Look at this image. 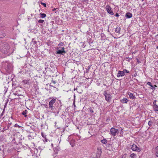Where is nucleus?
Masks as SVG:
<instances>
[{"label":"nucleus","instance_id":"obj_37","mask_svg":"<svg viewBox=\"0 0 158 158\" xmlns=\"http://www.w3.org/2000/svg\"><path fill=\"white\" fill-rule=\"evenodd\" d=\"M12 141L14 143V142L16 141V135H15V137L12 139Z\"/></svg>","mask_w":158,"mask_h":158},{"label":"nucleus","instance_id":"obj_23","mask_svg":"<svg viewBox=\"0 0 158 158\" xmlns=\"http://www.w3.org/2000/svg\"><path fill=\"white\" fill-rule=\"evenodd\" d=\"M130 156L132 158H136V155L135 154L132 153L131 154Z\"/></svg>","mask_w":158,"mask_h":158},{"label":"nucleus","instance_id":"obj_61","mask_svg":"<svg viewBox=\"0 0 158 158\" xmlns=\"http://www.w3.org/2000/svg\"><path fill=\"white\" fill-rule=\"evenodd\" d=\"M43 126V124H42V125H41V126L42 127Z\"/></svg>","mask_w":158,"mask_h":158},{"label":"nucleus","instance_id":"obj_24","mask_svg":"<svg viewBox=\"0 0 158 158\" xmlns=\"http://www.w3.org/2000/svg\"><path fill=\"white\" fill-rule=\"evenodd\" d=\"M40 15L41 16V18H44L46 16V14H45L44 13H40Z\"/></svg>","mask_w":158,"mask_h":158},{"label":"nucleus","instance_id":"obj_14","mask_svg":"<svg viewBox=\"0 0 158 158\" xmlns=\"http://www.w3.org/2000/svg\"><path fill=\"white\" fill-rule=\"evenodd\" d=\"M132 14L129 12H127L125 14V17L127 19H130L132 17Z\"/></svg>","mask_w":158,"mask_h":158},{"label":"nucleus","instance_id":"obj_27","mask_svg":"<svg viewBox=\"0 0 158 158\" xmlns=\"http://www.w3.org/2000/svg\"><path fill=\"white\" fill-rule=\"evenodd\" d=\"M37 43V42L36 41L34 40V39H32V41L31 42V44H33L34 45H35Z\"/></svg>","mask_w":158,"mask_h":158},{"label":"nucleus","instance_id":"obj_44","mask_svg":"<svg viewBox=\"0 0 158 158\" xmlns=\"http://www.w3.org/2000/svg\"><path fill=\"white\" fill-rule=\"evenodd\" d=\"M137 63H138V64H139L140 63V61L138 59H137Z\"/></svg>","mask_w":158,"mask_h":158},{"label":"nucleus","instance_id":"obj_31","mask_svg":"<svg viewBox=\"0 0 158 158\" xmlns=\"http://www.w3.org/2000/svg\"><path fill=\"white\" fill-rule=\"evenodd\" d=\"M64 45V43L63 42H60V43L58 45V46L59 47V48H60L61 46H62Z\"/></svg>","mask_w":158,"mask_h":158},{"label":"nucleus","instance_id":"obj_16","mask_svg":"<svg viewBox=\"0 0 158 158\" xmlns=\"http://www.w3.org/2000/svg\"><path fill=\"white\" fill-rule=\"evenodd\" d=\"M128 95H129L130 98L132 99L135 98L133 94L131 93H128Z\"/></svg>","mask_w":158,"mask_h":158},{"label":"nucleus","instance_id":"obj_28","mask_svg":"<svg viewBox=\"0 0 158 158\" xmlns=\"http://www.w3.org/2000/svg\"><path fill=\"white\" fill-rule=\"evenodd\" d=\"M27 110H25L23 111L22 113V114L24 115L25 117H27V115H26L27 114Z\"/></svg>","mask_w":158,"mask_h":158},{"label":"nucleus","instance_id":"obj_57","mask_svg":"<svg viewBox=\"0 0 158 158\" xmlns=\"http://www.w3.org/2000/svg\"><path fill=\"white\" fill-rule=\"evenodd\" d=\"M77 88H76V89H74V90H77Z\"/></svg>","mask_w":158,"mask_h":158},{"label":"nucleus","instance_id":"obj_40","mask_svg":"<svg viewBox=\"0 0 158 158\" xmlns=\"http://www.w3.org/2000/svg\"><path fill=\"white\" fill-rule=\"evenodd\" d=\"M44 139L43 140H44V141H45V142H47V141H47L48 139H47L46 138V137H44Z\"/></svg>","mask_w":158,"mask_h":158},{"label":"nucleus","instance_id":"obj_48","mask_svg":"<svg viewBox=\"0 0 158 158\" xmlns=\"http://www.w3.org/2000/svg\"><path fill=\"white\" fill-rule=\"evenodd\" d=\"M137 75V74L136 73H135V74L134 75H133V76L134 77H135Z\"/></svg>","mask_w":158,"mask_h":158},{"label":"nucleus","instance_id":"obj_45","mask_svg":"<svg viewBox=\"0 0 158 158\" xmlns=\"http://www.w3.org/2000/svg\"><path fill=\"white\" fill-rule=\"evenodd\" d=\"M115 16L118 17L119 16V15L118 13H116L115 15Z\"/></svg>","mask_w":158,"mask_h":158},{"label":"nucleus","instance_id":"obj_15","mask_svg":"<svg viewBox=\"0 0 158 158\" xmlns=\"http://www.w3.org/2000/svg\"><path fill=\"white\" fill-rule=\"evenodd\" d=\"M27 127H28V129L26 130V131H27V132H29L30 133H32V132H31L30 131V130H29L28 129L29 128H30L32 130H34L35 128H34V126L31 127V126H29V125H27Z\"/></svg>","mask_w":158,"mask_h":158},{"label":"nucleus","instance_id":"obj_34","mask_svg":"<svg viewBox=\"0 0 158 158\" xmlns=\"http://www.w3.org/2000/svg\"><path fill=\"white\" fill-rule=\"evenodd\" d=\"M44 21V20L42 19H40L38 20V22L39 23H43Z\"/></svg>","mask_w":158,"mask_h":158},{"label":"nucleus","instance_id":"obj_64","mask_svg":"<svg viewBox=\"0 0 158 158\" xmlns=\"http://www.w3.org/2000/svg\"><path fill=\"white\" fill-rule=\"evenodd\" d=\"M43 73H44L45 74H46V73H44V72H43Z\"/></svg>","mask_w":158,"mask_h":158},{"label":"nucleus","instance_id":"obj_56","mask_svg":"<svg viewBox=\"0 0 158 158\" xmlns=\"http://www.w3.org/2000/svg\"><path fill=\"white\" fill-rule=\"evenodd\" d=\"M73 104H74V106H75V102H73Z\"/></svg>","mask_w":158,"mask_h":158},{"label":"nucleus","instance_id":"obj_12","mask_svg":"<svg viewBox=\"0 0 158 158\" xmlns=\"http://www.w3.org/2000/svg\"><path fill=\"white\" fill-rule=\"evenodd\" d=\"M8 89V87L7 86H5L4 85L2 86V88L1 89V91L3 92L4 94H6L7 92Z\"/></svg>","mask_w":158,"mask_h":158},{"label":"nucleus","instance_id":"obj_58","mask_svg":"<svg viewBox=\"0 0 158 158\" xmlns=\"http://www.w3.org/2000/svg\"><path fill=\"white\" fill-rule=\"evenodd\" d=\"M129 60L128 61H129V60H130H130H131V58H129Z\"/></svg>","mask_w":158,"mask_h":158},{"label":"nucleus","instance_id":"obj_39","mask_svg":"<svg viewBox=\"0 0 158 158\" xmlns=\"http://www.w3.org/2000/svg\"><path fill=\"white\" fill-rule=\"evenodd\" d=\"M15 127H18L19 128H20L21 127L19 125L17 124H15Z\"/></svg>","mask_w":158,"mask_h":158},{"label":"nucleus","instance_id":"obj_51","mask_svg":"<svg viewBox=\"0 0 158 158\" xmlns=\"http://www.w3.org/2000/svg\"><path fill=\"white\" fill-rule=\"evenodd\" d=\"M56 9H57V8H54L52 10V11H55V10Z\"/></svg>","mask_w":158,"mask_h":158},{"label":"nucleus","instance_id":"obj_17","mask_svg":"<svg viewBox=\"0 0 158 158\" xmlns=\"http://www.w3.org/2000/svg\"><path fill=\"white\" fill-rule=\"evenodd\" d=\"M22 82L23 83H24L25 84H27L29 85L31 84V82L29 81V80H24Z\"/></svg>","mask_w":158,"mask_h":158},{"label":"nucleus","instance_id":"obj_60","mask_svg":"<svg viewBox=\"0 0 158 158\" xmlns=\"http://www.w3.org/2000/svg\"><path fill=\"white\" fill-rule=\"evenodd\" d=\"M136 81H138V80L136 79H134Z\"/></svg>","mask_w":158,"mask_h":158},{"label":"nucleus","instance_id":"obj_10","mask_svg":"<svg viewBox=\"0 0 158 158\" xmlns=\"http://www.w3.org/2000/svg\"><path fill=\"white\" fill-rule=\"evenodd\" d=\"M131 149L133 151H136L138 152H139L141 151V149L137 147V145L135 144H133L131 146Z\"/></svg>","mask_w":158,"mask_h":158},{"label":"nucleus","instance_id":"obj_43","mask_svg":"<svg viewBox=\"0 0 158 158\" xmlns=\"http://www.w3.org/2000/svg\"><path fill=\"white\" fill-rule=\"evenodd\" d=\"M123 129H121V131L120 132V133L121 134H123Z\"/></svg>","mask_w":158,"mask_h":158},{"label":"nucleus","instance_id":"obj_26","mask_svg":"<svg viewBox=\"0 0 158 158\" xmlns=\"http://www.w3.org/2000/svg\"><path fill=\"white\" fill-rule=\"evenodd\" d=\"M12 86L13 87V89H15L16 88V84L15 83V82H12Z\"/></svg>","mask_w":158,"mask_h":158},{"label":"nucleus","instance_id":"obj_18","mask_svg":"<svg viewBox=\"0 0 158 158\" xmlns=\"http://www.w3.org/2000/svg\"><path fill=\"white\" fill-rule=\"evenodd\" d=\"M128 101V100L126 98H123L121 100V102L123 103H127Z\"/></svg>","mask_w":158,"mask_h":158},{"label":"nucleus","instance_id":"obj_6","mask_svg":"<svg viewBox=\"0 0 158 158\" xmlns=\"http://www.w3.org/2000/svg\"><path fill=\"white\" fill-rule=\"evenodd\" d=\"M21 89H22V88L21 87L16 86L15 89H13L14 91V94L18 96L21 95Z\"/></svg>","mask_w":158,"mask_h":158},{"label":"nucleus","instance_id":"obj_33","mask_svg":"<svg viewBox=\"0 0 158 158\" xmlns=\"http://www.w3.org/2000/svg\"><path fill=\"white\" fill-rule=\"evenodd\" d=\"M123 72L125 73H129V72L127 70H126V69H124L123 70Z\"/></svg>","mask_w":158,"mask_h":158},{"label":"nucleus","instance_id":"obj_8","mask_svg":"<svg viewBox=\"0 0 158 158\" xmlns=\"http://www.w3.org/2000/svg\"><path fill=\"white\" fill-rule=\"evenodd\" d=\"M59 48L57 47L56 48V50L57 51L55 53L56 54H60L62 55H64L65 53H66V51H64L63 50H62L61 49H59Z\"/></svg>","mask_w":158,"mask_h":158},{"label":"nucleus","instance_id":"obj_42","mask_svg":"<svg viewBox=\"0 0 158 158\" xmlns=\"http://www.w3.org/2000/svg\"><path fill=\"white\" fill-rule=\"evenodd\" d=\"M156 100H155L154 102H153V104L154 105H156Z\"/></svg>","mask_w":158,"mask_h":158},{"label":"nucleus","instance_id":"obj_19","mask_svg":"<svg viewBox=\"0 0 158 158\" xmlns=\"http://www.w3.org/2000/svg\"><path fill=\"white\" fill-rule=\"evenodd\" d=\"M35 136L34 135H28V138L29 140H31L34 138Z\"/></svg>","mask_w":158,"mask_h":158},{"label":"nucleus","instance_id":"obj_38","mask_svg":"<svg viewBox=\"0 0 158 158\" xmlns=\"http://www.w3.org/2000/svg\"><path fill=\"white\" fill-rule=\"evenodd\" d=\"M41 135H42V137L43 138H44V137H45V136H46V135H44V133L43 132H41Z\"/></svg>","mask_w":158,"mask_h":158},{"label":"nucleus","instance_id":"obj_4","mask_svg":"<svg viewBox=\"0 0 158 158\" xmlns=\"http://www.w3.org/2000/svg\"><path fill=\"white\" fill-rule=\"evenodd\" d=\"M15 135L16 141L14 142V143L17 144L18 143H22L21 141L23 138L22 135L20 134V133L18 132Z\"/></svg>","mask_w":158,"mask_h":158},{"label":"nucleus","instance_id":"obj_49","mask_svg":"<svg viewBox=\"0 0 158 158\" xmlns=\"http://www.w3.org/2000/svg\"><path fill=\"white\" fill-rule=\"evenodd\" d=\"M52 83H53L54 84H55L56 83L55 81H54L52 80Z\"/></svg>","mask_w":158,"mask_h":158},{"label":"nucleus","instance_id":"obj_29","mask_svg":"<svg viewBox=\"0 0 158 158\" xmlns=\"http://www.w3.org/2000/svg\"><path fill=\"white\" fill-rule=\"evenodd\" d=\"M94 107H90L89 109L90 111L92 113H94Z\"/></svg>","mask_w":158,"mask_h":158},{"label":"nucleus","instance_id":"obj_52","mask_svg":"<svg viewBox=\"0 0 158 158\" xmlns=\"http://www.w3.org/2000/svg\"><path fill=\"white\" fill-rule=\"evenodd\" d=\"M3 112L2 113V114H1V116H2L3 115Z\"/></svg>","mask_w":158,"mask_h":158},{"label":"nucleus","instance_id":"obj_2","mask_svg":"<svg viewBox=\"0 0 158 158\" xmlns=\"http://www.w3.org/2000/svg\"><path fill=\"white\" fill-rule=\"evenodd\" d=\"M10 47L7 44H3L1 46V52L7 56H9L10 54Z\"/></svg>","mask_w":158,"mask_h":158},{"label":"nucleus","instance_id":"obj_25","mask_svg":"<svg viewBox=\"0 0 158 158\" xmlns=\"http://www.w3.org/2000/svg\"><path fill=\"white\" fill-rule=\"evenodd\" d=\"M101 142L103 144H106L107 143V140L106 139H104L101 140Z\"/></svg>","mask_w":158,"mask_h":158},{"label":"nucleus","instance_id":"obj_32","mask_svg":"<svg viewBox=\"0 0 158 158\" xmlns=\"http://www.w3.org/2000/svg\"><path fill=\"white\" fill-rule=\"evenodd\" d=\"M152 123H153V122L152 121H151V120L149 121L148 123V125L150 127H152Z\"/></svg>","mask_w":158,"mask_h":158},{"label":"nucleus","instance_id":"obj_54","mask_svg":"<svg viewBox=\"0 0 158 158\" xmlns=\"http://www.w3.org/2000/svg\"><path fill=\"white\" fill-rule=\"evenodd\" d=\"M88 69L89 70V68H90V66H88Z\"/></svg>","mask_w":158,"mask_h":158},{"label":"nucleus","instance_id":"obj_63","mask_svg":"<svg viewBox=\"0 0 158 158\" xmlns=\"http://www.w3.org/2000/svg\"><path fill=\"white\" fill-rule=\"evenodd\" d=\"M103 85L105 86H106V84H104Z\"/></svg>","mask_w":158,"mask_h":158},{"label":"nucleus","instance_id":"obj_59","mask_svg":"<svg viewBox=\"0 0 158 158\" xmlns=\"http://www.w3.org/2000/svg\"><path fill=\"white\" fill-rule=\"evenodd\" d=\"M154 86H155V87H157V86H156V85H154Z\"/></svg>","mask_w":158,"mask_h":158},{"label":"nucleus","instance_id":"obj_22","mask_svg":"<svg viewBox=\"0 0 158 158\" xmlns=\"http://www.w3.org/2000/svg\"><path fill=\"white\" fill-rule=\"evenodd\" d=\"M147 84L150 85L152 88L151 89L152 90H155L156 89L155 87L152 85L151 83L150 82H148Z\"/></svg>","mask_w":158,"mask_h":158},{"label":"nucleus","instance_id":"obj_53","mask_svg":"<svg viewBox=\"0 0 158 158\" xmlns=\"http://www.w3.org/2000/svg\"><path fill=\"white\" fill-rule=\"evenodd\" d=\"M51 84H52V83H51L50 85L51 86H52V87H54L52 85H51Z\"/></svg>","mask_w":158,"mask_h":158},{"label":"nucleus","instance_id":"obj_46","mask_svg":"<svg viewBox=\"0 0 158 158\" xmlns=\"http://www.w3.org/2000/svg\"><path fill=\"white\" fill-rule=\"evenodd\" d=\"M156 156L158 157V151L156 152Z\"/></svg>","mask_w":158,"mask_h":158},{"label":"nucleus","instance_id":"obj_5","mask_svg":"<svg viewBox=\"0 0 158 158\" xmlns=\"http://www.w3.org/2000/svg\"><path fill=\"white\" fill-rule=\"evenodd\" d=\"M103 95L105 97V100L108 102H110L112 99V96L110 94L108 93L107 91L105 90L103 93Z\"/></svg>","mask_w":158,"mask_h":158},{"label":"nucleus","instance_id":"obj_36","mask_svg":"<svg viewBox=\"0 0 158 158\" xmlns=\"http://www.w3.org/2000/svg\"><path fill=\"white\" fill-rule=\"evenodd\" d=\"M41 4L42 5H43V6L44 7H46V4L45 3H44V2H41Z\"/></svg>","mask_w":158,"mask_h":158},{"label":"nucleus","instance_id":"obj_30","mask_svg":"<svg viewBox=\"0 0 158 158\" xmlns=\"http://www.w3.org/2000/svg\"><path fill=\"white\" fill-rule=\"evenodd\" d=\"M6 36V35L5 33L0 34V38H3Z\"/></svg>","mask_w":158,"mask_h":158},{"label":"nucleus","instance_id":"obj_21","mask_svg":"<svg viewBox=\"0 0 158 158\" xmlns=\"http://www.w3.org/2000/svg\"><path fill=\"white\" fill-rule=\"evenodd\" d=\"M121 28L120 27H117L115 29V31L117 33H120Z\"/></svg>","mask_w":158,"mask_h":158},{"label":"nucleus","instance_id":"obj_11","mask_svg":"<svg viewBox=\"0 0 158 158\" xmlns=\"http://www.w3.org/2000/svg\"><path fill=\"white\" fill-rule=\"evenodd\" d=\"M97 149L98 151L97 152L96 157L97 158H100L102 153V149L100 147H98L97 148Z\"/></svg>","mask_w":158,"mask_h":158},{"label":"nucleus","instance_id":"obj_41","mask_svg":"<svg viewBox=\"0 0 158 158\" xmlns=\"http://www.w3.org/2000/svg\"><path fill=\"white\" fill-rule=\"evenodd\" d=\"M60 48V49H61L62 50H63L64 51H65L64 50V47H62L61 48Z\"/></svg>","mask_w":158,"mask_h":158},{"label":"nucleus","instance_id":"obj_35","mask_svg":"<svg viewBox=\"0 0 158 158\" xmlns=\"http://www.w3.org/2000/svg\"><path fill=\"white\" fill-rule=\"evenodd\" d=\"M127 154H125L123 155L122 156L121 158H126L127 156Z\"/></svg>","mask_w":158,"mask_h":158},{"label":"nucleus","instance_id":"obj_62","mask_svg":"<svg viewBox=\"0 0 158 158\" xmlns=\"http://www.w3.org/2000/svg\"><path fill=\"white\" fill-rule=\"evenodd\" d=\"M156 48L158 49V46L156 47Z\"/></svg>","mask_w":158,"mask_h":158},{"label":"nucleus","instance_id":"obj_7","mask_svg":"<svg viewBox=\"0 0 158 158\" xmlns=\"http://www.w3.org/2000/svg\"><path fill=\"white\" fill-rule=\"evenodd\" d=\"M110 131L111 135L113 136H115L117 134L119 133V131L118 129H115L114 127L111 128L110 130Z\"/></svg>","mask_w":158,"mask_h":158},{"label":"nucleus","instance_id":"obj_9","mask_svg":"<svg viewBox=\"0 0 158 158\" xmlns=\"http://www.w3.org/2000/svg\"><path fill=\"white\" fill-rule=\"evenodd\" d=\"M106 10L107 12L110 14L113 15H114V13L112 10V8L110 7V6L109 5H107L106 7Z\"/></svg>","mask_w":158,"mask_h":158},{"label":"nucleus","instance_id":"obj_13","mask_svg":"<svg viewBox=\"0 0 158 158\" xmlns=\"http://www.w3.org/2000/svg\"><path fill=\"white\" fill-rule=\"evenodd\" d=\"M125 75V74L123 71H119L117 73V77H123Z\"/></svg>","mask_w":158,"mask_h":158},{"label":"nucleus","instance_id":"obj_1","mask_svg":"<svg viewBox=\"0 0 158 158\" xmlns=\"http://www.w3.org/2000/svg\"><path fill=\"white\" fill-rule=\"evenodd\" d=\"M3 68L5 69L6 72L10 73L12 70V64L8 61H3L2 64Z\"/></svg>","mask_w":158,"mask_h":158},{"label":"nucleus","instance_id":"obj_47","mask_svg":"<svg viewBox=\"0 0 158 158\" xmlns=\"http://www.w3.org/2000/svg\"><path fill=\"white\" fill-rule=\"evenodd\" d=\"M45 70H46L47 68H48V67L47 66H46V65H45Z\"/></svg>","mask_w":158,"mask_h":158},{"label":"nucleus","instance_id":"obj_20","mask_svg":"<svg viewBox=\"0 0 158 158\" xmlns=\"http://www.w3.org/2000/svg\"><path fill=\"white\" fill-rule=\"evenodd\" d=\"M153 108L154 110L156 111H158V106L157 105H153Z\"/></svg>","mask_w":158,"mask_h":158},{"label":"nucleus","instance_id":"obj_50","mask_svg":"<svg viewBox=\"0 0 158 158\" xmlns=\"http://www.w3.org/2000/svg\"><path fill=\"white\" fill-rule=\"evenodd\" d=\"M88 72H89V70H88V69H86V73H88Z\"/></svg>","mask_w":158,"mask_h":158},{"label":"nucleus","instance_id":"obj_55","mask_svg":"<svg viewBox=\"0 0 158 158\" xmlns=\"http://www.w3.org/2000/svg\"><path fill=\"white\" fill-rule=\"evenodd\" d=\"M83 2H86L87 0H83Z\"/></svg>","mask_w":158,"mask_h":158},{"label":"nucleus","instance_id":"obj_3","mask_svg":"<svg viewBox=\"0 0 158 158\" xmlns=\"http://www.w3.org/2000/svg\"><path fill=\"white\" fill-rule=\"evenodd\" d=\"M56 99L55 98H52L49 103V108L52 111H55L57 107L56 106Z\"/></svg>","mask_w":158,"mask_h":158}]
</instances>
